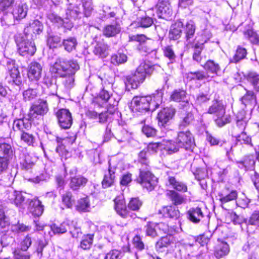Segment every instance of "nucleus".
<instances>
[{
    "label": "nucleus",
    "instance_id": "1",
    "mask_svg": "<svg viewBox=\"0 0 259 259\" xmlns=\"http://www.w3.org/2000/svg\"><path fill=\"white\" fill-rule=\"evenodd\" d=\"M13 151L10 145L3 143L0 144V184H10L12 176L8 171L9 160L12 156Z\"/></svg>",
    "mask_w": 259,
    "mask_h": 259
},
{
    "label": "nucleus",
    "instance_id": "2",
    "mask_svg": "<svg viewBox=\"0 0 259 259\" xmlns=\"http://www.w3.org/2000/svg\"><path fill=\"white\" fill-rule=\"evenodd\" d=\"M153 71V68L151 65L146 62L141 63L132 76L127 75L123 77L126 88L128 90L130 89H137L144 81L146 75L151 74Z\"/></svg>",
    "mask_w": 259,
    "mask_h": 259
},
{
    "label": "nucleus",
    "instance_id": "3",
    "mask_svg": "<svg viewBox=\"0 0 259 259\" xmlns=\"http://www.w3.org/2000/svg\"><path fill=\"white\" fill-rule=\"evenodd\" d=\"M79 66L75 61H67L62 58L58 59L51 66L50 70L56 77L66 76L74 70H78Z\"/></svg>",
    "mask_w": 259,
    "mask_h": 259
},
{
    "label": "nucleus",
    "instance_id": "4",
    "mask_svg": "<svg viewBox=\"0 0 259 259\" xmlns=\"http://www.w3.org/2000/svg\"><path fill=\"white\" fill-rule=\"evenodd\" d=\"M138 183L149 191L154 189L158 183V179L149 170L144 168L140 169V174L137 179Z\"/></svg>",
    "mask_w": 259,
    "mask_h": 259
},
{
    "label": "nucleus",
    "instance_id": "5",
    "mask_svg": "<svg viewBox=\"0 0 259 259\" xmlns=\"http://www.w3.org/2000/svg\"><path fill=\"white\" fill-rule=\"evenodd\" d=\"M176 143L180 148L188 151H192L195 146L194 138L188 130H179Z\"/></svg>",
    "mask_w": 259,
    "mask_h": 259
},
{
    "label": "nucleus",
    "instance_id": "6",
    "mask_svg": "<svg viewBox=\"0 0 259 259\" xmlns=\"http://www.w3.org/2000/svg\"><path fill=\"white\" fill-rule=\"evenodd\" d=\"M133 103V108L135 111L141 113L149 110H153L159 106L157 102L152 100L151 96L134 98Z\"/></svg>",
    "mask_w": 259,
    "mask_h": 259
},
{
    "label": "nucleus",
    "instance_id": "7",
    "mask_svg": "<svg viewBox=\"0 0 259 259\" xmlns=\"http://www.w3.org/2000/svg\"><path fill=\"white\" fill-rule=\"evenodd\" d=\"M48 110L49 107L47 101L40 99L31 106L28 116L30 119H33L37 118L38 115H44Z\"/></svg>",
    "mask_w": 259,
    "mask_h": 259
},
{
    "label": "nucleus",
    "instance_id": "8",
    "mask_svg": "<svg viewBox=\"0 0 259 259\" xmlns=\"http://www.w3.org/2000/svg\"><path fill=\"white\" fill-rule=\"evenodd\" d=\"M58 124L63 129L69 128L72 124V117L70 112L66 109H61L56 113Z\"/></svg>",
    "mask_w": 259,
    "mask_h": 259
},
{
    "label": "nucleus",
    "instance_id": "9",
    "mask_svg": "<svg viewBox=\"0 0 259 259\" xmlns=\"http://www.w3.org/2000/svg\"><path fill=\"white\" fill-rule=\"evenodd\" d=\"M44 29L42 23L37 19L31 20L24 28V33L27 37L30 35L31 38L40 34Z\"/></svg>",
    "mask_w": 259,
    "mask_h": 259
},
{
    "label": "nucleus",
    "instance_id": "10",
    "mask_svg": "<svg viewBox=\"0 0 259 259\" xmlns=\"http://www.w3.org/2000/svg\"><path fill=\"white\" fill-rule=\"evenodd\" d=\"M156 9L158 17L163 19L169 18L172 13L169 0H159Z\"/></svg>",
    "mask_w": 259,
    "mask_h": 259
},
{
    "label": "nucleus",
    "instance_id": "11",
    "mask_svg": "<svg viewBox=\"0 0 259 259\" xmlns=\"http://www.w3.org/2000/svg\"><path fill=\"white\" fill-rule=\"evenodd\" d=\"M175 113V109L171 106L162 109L158 114L159 125L165 127L166 124L173 118Z\"/></svg>",
    "mask_w": 259,
    "mask_h": 259
},
{
    "label": "nucleus",
    "instance_id": "12",
    "mask_svg": "<svg viewBox=\"0 0 259 259\" xmlns=\"http://www.w3.org/2000/svg\"><path fill=\"white\" fill-rule=\"evenodd\" d=\"M19 53L22 56L29 55L32 56L36 51L34 43L32 41L23 40L17 44Z\"/></svg>",
    "mask_w": 259,
    "mask_h": 259
},
{
    "label": "nucleus",
    "instance_id": "13",
    "mask_svg": "<svg viewBox=\"0 0 259 259\" xmlns=\"http://www.w3.org/2000/svg\"><path fill=\"white\" fill-rule=\"evenodd\" d=\"M114 201V208L119 215L123 218L130 216V212L127 209L123 195L116 196Z\"/></svg>",
    "mask_w": 259,
    "mask_h": 259
},
{
    "label": "nucleus",
    "instance_id": "14",
    "mask_svg": "<svg viewBox=\"0 0 259 259\" xmlns=\"http://www.w3.org/2000/svg\"><path fill=\"white\" fill-rule=\"evenodd\" d=\"M35 159L27 153H22L20 155L19 160L21 168L26 171L32 172L34 166Z\"/></svg>",
    "mask_w": 259,
    "mask_h": 259
},
{
    "label": "nucleus",
    "instance_id": "15",
    "mask_svg": "<svg viewBox=\"0 0 259 259\" xmlns=\"http://www.w3.org/2000/svg\"><path fill=\"white\" fill-rule=\"evenodd\" d=\"M42 72L41 65L36 62H31L29 65L27 75L28 78L32 81H38L41 77Z\"/></svg>",
    "mask_w": 259,
    "mask_h": 259
},
{
    "label": "nucleus",
    "instance_id": "16",
    "mask_svg": "<svg viewBox=\"0 0 259 259\" xmlns=\"http://www.w3.org/2000/svg\"><path fill=\"white\" fill-rule=\"evenodd\" d=\"M7 68L11 77L12 78L13 82L17 85L21 84L22 79L18 68L15 65L14 61H8Z\"/></svg>",
    "mask_w": 259,
    "mask_h": 259
},
{
    "label": "nucleus",
    "instance_id": "17",
    "mask_svg": "<svg viewBox=\"0 0 259 259\" xmlns=\"http://www.w3.org/2000/svg\"><path fill=\"white\" fill-rule=\"evenodd\" d=\"M27 11V5L25 3H20L14 6L12 14L14 20L19 21L26 16Z\"/></svg>",
    "mask_w": 259,
    "mask_h": 259
},
{
    "label": "nucleus",
    "instance_id": "18",
    "mask_svg": "<svg viewBox=\"0 0 259 259\" xmlns=\"http://www.w3.org/2000/svg\"><path fill=\"white\" fill-rule=\"evenodd\" d=\"M68 228H69V220L64 221L59 226L54 224L52 226H47L46 230H48V234L52 236L55 234H63L67 232Z\"/></svg>",
    "mask_w": 259,
    "mask_h": 259
},
{
    "label": "nucleus",
    "instance_id": "19",
    "mask_svg": "<svg viewBox=\"0 0 259 259\" xmlns=\"http://www.w3.org/2000/svg\"><path fill=\"white\" fill-rule=\"evenodd\" d=\"M218 195L220 201L222 203H224L235 200L238 194L236 190H230L228 188H225L219 193Z\"/></svg>",
    "mask_w": 259,
    "mask_h": 259
},
{
    "label": "nucleus",
    "instance_id": "20",
    "mask_svg": "<svg viewBox=\"0 0 259 259\" xmlns=\"http://www.w3.org/2000/svg\"><path fill=\"white\" fill-rule=\"evenodd\" d=\"M115 168H112L109 165L108 170L104 176L102 182V186L104 188H108L113 185L115 179Z\"/></svg>",
    "mask_w": 259,
    "mask_h": 259
},
{
    "label": "nucleus",
    "instance_id": "21",
    "mask_svg": "<svg viewBox=\"0 0 259 259\" xmlns=\"http://www.w3.org/2000/svg\"><path fill=\"white\" fill-rule=\"evenodd\" d=\"M31 126L30 121L26 118L18 119L15 120L13 124V129L14 131H19L23 133L29 130Z\"/></svg>",
    "mask_w": 259,
    "mask_h": 259
},
{
    "label": "nucleus",
    "instance_id": "22",
    "mask_svg": "<svg viewBox=\"0 0 259 259\" xmlns=\"http://www.w3.org/2000/svg\"><path fill=\"white\" fill-rule=\"evenodd\" d=\"M28 208L30 211L37 217L41 215L44 210V206L37 198H34L30 201Z\"/></svg>",
    "mask_w": 259,
    "mask_h": 259
},
{
    "label": "nucleus",
    "instance_id": "23",
    "mask_svg": "<svg viewBox=\"0 0 259 259\" xmlns=\"http://www.w3.org/2000/svg\"><path fill=\"white\" fill-rule=\"evenodd\" d=\"M56 82V78L53 76L46 75L42 80V83L49 90L50 94L53 95H57L58 86Z\"/></svg>",
    "mask_w": 259,
    "mask_h": 259
},
{
    "label": "nucleus",
    "instance_id": "24",
    "mask_svg": "<svg viewBox=\"0 0 259 259\" xmlns=\"http://www.w3.org/2000/svg\"><path fill=\"white\" fill-rule=\"evenodd\" d=\"M121 27L119 24L115 23L106 25L103 30V34L108 37H114L119 33Z\"/></svg>",
    "mask_w": 259,
    "mask_h": 259
},
{
    "label": "nucleus",
    "instance_id": "25",
    "mask_svg": "<svg viewBox=\"0 0 259 259\" xmlns=\"http://www.w3.org/2000/svg\"><path fill=\"white\" fill-rule=\"evenodd\" d=\"M159 212L165 218L177 219L180 217L179 210L173 206H164L159 210Z\"/></svg>",
    "mask_w": 259,
    "mask_h": 259
},
{
    "label": "nucleus",
    "instance_id": "26",
    "mask_svg": "<svg viewBox=\"0 0 259 259\" xmlns=\"http://www.w3.org/2000/svg\"><path fill=\"white\" fill-rule=\"evenodd\" d=\"M65 14L67 19H75L81 14V9L78 5L69 4L67 6Z\"/></svg>",
    "mask_w": 259,
    "mask_h": 259
},
{
    "label": "nucleus",
    "instance_id": "27",
    "mask_svg": "<svg viewBox=\"0 0 259 259\" xmlns=\"http://www.w3.org/2000/svg\"><path fill=\"white\" fill-rule=\"evenodd\" d=\"M225 110V107L222 102L216 100L212 102V104L208 109L207 113L210 114H214L217 117L219 115H222Z\"/></svg>",
    "mask_w": 259,
    "mask_h": 259
},
{
    "label": "nucleus",
    "instance_id": "28",
    "mask_svg": "<svg viewBox=\"0 0 259 259\" xmlns=\"http://www.w3.org/2000/svg\"><path fill=\"white\" fill-rule=\"evenodd\" d=\"M88 181V180L86 178L79 175L71 178L69 186L72 189L77 190L80 187L84 186Z\"/></svg>",
    "mask_w": 259,
    "mask_h": 259
},
{
    "label": "nucleus",
    "instance_id": "29",
    "mask_svg": "<svg viewBox=\"0 0 259 259\" xmlns=\"http://www.w3.org/2000/svg\"><path fill=\"white\" fill-rule=\"evenodd\" d=\"M188 218L194 223H198L203 218V213L199 207L192 208L188 211Z\"/></svg>",
    "mask_w": 259,
    "mask_h": 259
},
{
    "label": "nucleus",
    "instance_id": "30",
    "mask_svg": "<svg viewBox=\"0 0 259 259\" xmlns=\"http://www.w3.org/2000/svg\"><path fill=\"white\" fill-rule=\"evenodd\" d=\"M8 199L11 203H14L17 206H20L24 201V197L20 192L13 191L9 192Z\"/></svg>",
    "mask_w": 259,
    "mask_h": 259
},
{
    "label": "nucleus",
    "instance_id": "31",
    "mask_svg": "<svg viewBox=\"0 0 259 259\" xmlns=\"http://www.w3.org/2000/svg\"><path fill=\"white\" fill-rule=\"evenodd\" d=\"M48 18L52 23L56 24L58 27L63 26L64 27L69 29L73 26L72 23L65 22L63 19L54 13H50L48 15Z\"/></svg>",
    "mask_w": 259,
    "mask_h": 259
},
{
    "label": "nucleus",
    "instance_id": "32",
    "mask_svg": "<svg viewBox=\"0 0 259 259\" xmlns=\"http://www.w3.org/2000/svg\"><path fill=\"white\" fill-rule=\"evenodd\" d=\"M61 37L58 34L53 32L48 34L47 42L50 49L57 48L58 46H61Z\"/></svg>",
    "mask_w": 259,
    "mask_h": 259
},
{
    "label": "nucleus",
    "instance_id": "33",
    "mask_svg": "<svg viewBox=\"0 0 259 259\" xmlns=\"http://www.w3.org/2000/svg\"><path fill=\"white\" fill-rule=\"evenodd\" d=\"M229 252V245L226 242H220L215 247L214 255L217 258L227 255Z\"/></svg>",
    "mask_w": 259,
    "mask_h": 259
},
{
    "label": "nucleus",
    "instance_id": "34",
    "mask_svg": "<svg viewBox=\"0 0 259 259\" xmlns=\"http://www.w3.org/2000/svg\"><path fill=\"white\" fill-rule=\"evenodd\" d=\"M163 149L168 155H171L179 151L180 148L176 144V141L172 140L163 141L162 142Z\"/></svg>",
    "mask_w": 259,
    "mask_h": 259
},
{
    "label": "nucleus",
    "instance_id": "35",
    "mask_svg": "<svg viewBox=\"0 0 259 259\" xmlns=\"http://www.w3.org/2000/svg\"><path fill=\"white\" fill-rule=\"evenodd\" d=\"M77 45V39L75 37H69L64 39L62 41V46L64 50L70 53L76 49Z\"/></svg>",
    "mask_w": 259,
    "mask_h": 259
},
{
    "label": "nucleus",
    "instance_id": "36",
    "mask_svg": "<svg viewBox=\"0 0 259 259\" xmlns=\"http://www.w3.org/2000/svg\"><path fill=\"white\" fill-rule=\"evenodd\" d=\"M196 27L194 22L190 20L188 21L184 27V33L186 40L190 42L194 37Z\"/></svg>",
    "mask_w": 259,
    "mask_h": 259
},
{
    "label": "nucleus",
    "instance_id": "37",
    "mask_svg": "<svg viewBox=\"0 0 259 259\" xmlns=\"http://www.w3.org/2000/svg\"><path fill=\"white\" fill-rule=\"evenodd\" d=\"M166 195L172 203L175 205H180L184 202L185 198L183 195L174 190H169Z\"/></svg>",
    "mask_w": 259,
    "mask_h": 259
},
{
    "label": "nucleus",
    "instance_id": "38",
    "mask_svg": "<svg viewBox=\"0 0 259 259\" xmlns=\"http://www.w3.org/2000/svg\"><path fill=\"white\" fill-rule=\"evenodd\" d=\"M207 73L217 75L221 70L220 65L214 61L209 60L203 66Z\"/></svg>",
    "mask_w": 259,
    "mask_h": 259
},
{
    "label": "nucleus",
    "instance_id": "39",
    "mask_svg": "<svg viewBox=\"0 0 259 259\" xmlns=\"http://www.w3.org/2000/svg\"><path fill=\"white\" fill-rule=\"evenodd\" d=\"M183 24L181 22H176L171 26L169 31V37L170 39L177 40L179 38L182 33V27Z\"/></svg>",
    "mask_w": 259,
    "mask_h": 259
},
{
    "label": "nucleus",
    "instance_id": "40",
    "mask_svg": "<svg viewBox=\"0 0 259 259\" xmlns=\"http://www.w3.org/2000/svg\"><path fill=\"white\" fill-rule=\"evenodd\" d=\"M172 237L170 236H166L162 237L158 241L155 245V248L157 251L163 252L164 251V248L169 246L171 242Z\"/></svg>",
    "mask_w": 259,
    "mask_h": 259
},
{
    "label": "nucleus",
    "instance_id": "41",
    "mask_svg": "<svg viewBox=\"0 0 259 259\" xmlns=\"http://www.w3.org/2000/svg\"><path fill=\"white\" fill-rule=\"evenodd\" d=\"M107 46L103 42H98L95 47L93 52L96 56L101 58H105L108 55Z\"/></svg>",
    "mask_w": 259,
    "mask_h": 259
},
{
    "label": "nucleus",
    "instance_id": "42",
    "mask_svg": "<svg viewBox=\"0 0 259 259\" xmlns=\"http://www.w3.org/2000/svg\"><path fill=\"white\" fill-rule=\"evenodd\" d=\"M168 181L169 184L177 191L182 192L187 191L186 185L182 182L177 181L175 177H169Z\"/></svg>",
    "mask_w": 259,
    "mask_h": 259
},
{
    "label": "nucleus",
    "instance_id": "43",
    "mask_svg": "<svg viewBox=\"0 0 259 259\" xmlns=\"http://www.w3.org/2000/svg\"><path fill=\"white\" fill-rule=\"evenodd\" d=\"M146 235L152 238L158 236L157 232L156 224L152 222H148L144 227Z\"/></svg>",
    "mask_w": 259,
    "mask_h": 259
},
{
    "label": "nucleus",
    "instance_id": "44",
    "mask_svg": "<svg viewBox=\"0 0 259 259\" xmlns=\"http://www.w3.org/2000/svg\"><path fill=\"white\" fill-rule=\"evenodd\" d=\"M118 127V128L114 133V137L117 140L118 143L125 142L128 137V132L119 125Z\"/></svg>",
    "mask_w": 259,
    "mask_h": 259
},
{
    "label": "nucleus",
    "instance_id": "45",
    "mask_svg": "<svg viewBox=\"0 0 259 259\" xmlns=\"http://www.w3.org/2000/svg\"><path fill=\"white\" fill-rule=\"evenodd\" d=\"M208 76L202 71H197L195 72H190L187 74V78L190 80H202L207 79Z\"/></svg>",
    "mask_w": 259,
    "mask_h": 259
},
{
    "label": "nucleus",
    "instance_id": "46",
    "mask_svg": "<svg viewBox=\"0 0 259 259\" xmlns=\"http://www.w3.org/2000/svg\"><path fill=\"white\" fill-rule=\"evenodd\" d=\"M81 3L84 16L86 17H90L94 10L92 0H82Z\"/></svg>",
    "mask_w": 259,
    "mask_h": 259
},
{
    "label": "nucleus",
    "instance_id": "47",
    "mask_svg": "<svg viewBox=\"0 0 259 259\" xmlns=\"http://www.w3.org/2000/svg\"><path fill=\"white\" fill-rule=\"evenodd\" d=\"M231 120V116L229 114H226L225 110L224 111V113L222 114V115H219L216 117L215 119V122L218 126L222 127L225 124L230 123Z\"/></svg>",
    "mask_w": 259,
    "mask_h": 259
},
{
    "label": "nucleus",
    "instance_id": "48",
    "mask_svg": "<svg viewBox=\"0 0 259 259\" xmlns=\"http://www.w3.org/2000/svg\"><path fill=\"white\" fill-rule=\"evenodd\" d=\"M69 228L68 230H69V233L73 238H77L81 234V229L78 227L77 224L76 222L71 221L69 220Z\"/></svg>",
    "mask_w": 259,
    "mask_h": 259
},
{
    "label": "nucleus",
    "instance_id": "49",
    "mask_svg": "<svg viewBox=\"0 0 259 259\" xmlns=\"http://www.w3.org/2000/svg\"><path fill=\"white\" fill-rule=\"evenodd\" d=\"M77 70H74L69 74L61 77L64 78L62 82L67 89H70L73 87L74 84V74Z\"/></svg>",
    "mask_w": 259,
    "mask_h": 259
},
{
    "label": "nucleus",
    "instance_id": "50",
    "mask_svg": "<svg viewBox=\"0 0 259 259\" xmlns=\"http://www.w3.org/2000/svg\"><path fill=\"white\" fill-rule=\"evenodd\" d=\"M22 95L23 101L25 102L30 101L37 96L38 92L36 89L29 88L24 91Z\"/></svg>",
    "mask_w": 259,
    "mask_h": 259
},
{
    "label": "nucleus",
    "instance_id": "51",
    "mask_svg": "<svg viewBox=\"0 0 259 259\" xmlns=\"http://www.w3.org/2000/svg\"><path fill=\"white\" fill-rule=\"evenodd\" d=\"M204 48L203 43L198 42L194 46V53L193 55V59L197 62H200L201 60V53Z\"/></svg>",
    "mask_w": 259,
    "mask_h": 259
},
{
    "label": "nucleus",
    "instance_id": "52",
    "mask_svg": "<svg viewBox=\"0 0 259 259\" xmlns=\"http://www.w3.org/2000/svg\"><path fill=\"white\" fill-rule=\"evenodd\" d=\"M186 93L183 90H175L170 96V99L176 102L184 101L186 98Z\"/></svg>",
    "mask_w": 259,
    "mask_h": 259
},
{
    "label": "nucleus",
    "instance_id": "53",
    "mask_svg": "<svg viewBox=\"0 0 259 259\" xmlns=\"http://www.w3.org/2000/svg\"><path fill=\"white\" fill-rule=\"evenodd\" d=\"M90 201L88 197L80 199L76 205L77 209L79 211H89L90 208Z\"/></svg>",
    "mask_w": 259,
    "mask_h": 259
},
{
    "label": "nucleus",
    "instance_id": "54",
    "mask_svg": "<svg viewBox=\"0 0 259 259\" xmlns=\"http://www.w3.org/2000/svg\"><path fill=\"white\" fill-rule=\"evenodd\" d=\"M246 54V51L244 48L238 47L236 51L235 54L231 59V61L236 63L239 61L243 59L245 57Z\"/></svg>",
    "mask_w": 259,
    "mask_h": 259
},
{
    "label": "nucleus",
    "instance_id": "55",
    "mask_svg": "<svg viewBox=\"0 0 259 259\" xmlns=\"http://www.w3.org/2000/svg\"><path fill=\"white\" fill-rule=\"evenodd\" d=\"M127 61V56L122 53H117L112 55L111 58V62L115 65L124 63Z\"/></svg>",
    "mask_w": 259,
    "mask_h": 259
},
{
    "label": "nucleus",
    "instance_id": "56",
    "mask_svg": "<svg viewBox=\"0 0 259 259\" xmlns=\"http://www.w3.org/2000/svg\"><path fill=\"white\" fill-rule=\"evenodd\" d=\"M72 197V193L69 191L66 192L62 195V201L63 204L67 208H71L74 203V200Z\"/></svg>",
    "mask_w": 259,
    "mask_h": 259
},
{
    "label": "nucleus",
    "instance_id": "57",
    "mask_svg": "<svg viewBox=\"0 0 259 259\" xmlns=\"http://www.w3.org/2000/svg\"><path fill=\"white\" fill-rule=\"evenodd\" d=\"M94 235L92 234H89L84 236L80 242V246L83 249H89L91 247Z\"/></svg>",
    "mask_w": 259,
    "mask_h": 259
},
{
    "label": "nucleus",
    "instance_id": "58",
    "mask_svg": "<svg viewBox=\"0 0 259 259\" xmlns=\"http://www.w3.org/2000/svg\"><path fill=\"white\" fill-rule=\"evenodd\" d=\"M237 141L241 144L249 145L253 146L251 143V138L246 134V133L243 131L236 138Z\"/></svg>",
    "mask_w": 259,
    "mask_h": 259
},
{
    "label": "nucleus",
    "instance_id": "59",
    "mask_svg": "<svg viewBox=\"0 0 259 259\" xmlns=\"http://www.w3.org/2000/svg\"><path fill=\"white\" fill-rule=\"evenodd\" d=\"M193 115L191 112L188 113L180 122L179 126V130H184V128L187 126L193 120Z\"/></svg>",
    "mask_w": 259,
    "mask_h": 259
},
{
    "label": "nucleus",
    "instance_id": "60",
    "mask_svg": "<svg viewBox=\"0 0 259 259\" xmlns=\"http://www.w3.org/2000/svg\"><path fill=\"white\" fill-rule=\"evenodd\" d=\"M138 24L144 28L149 27L153 23V20L148 16H145L138 18L137 20Z\"/></svg>",
    "mask_w": 259,
    "mask_h": 259
},
{
    "label": "nucleus",
    "instance_id": "61",
    "mask_svg": "<svg viewBox=\"0 0 259 259\" xmlns=\"http://www.w3.org/2000/svg\"><path fill=\"white\" fill-rule=\"evenodd\" d=\"M244 36L254 44L259 43V36L253 30H248L244 33Z\"/></svg>",
    "mask_w": 259,
    "mask_h": 259
},
{
    "label": "nucleus",
    "instance_id": "62",
    "mask_svg": "<svg viewBox=\"0 0 259 259\" xmlns=\"http://www.w3.org/2000/svg\"><path fill=\"white\" fill-rule=\"evenodd\" d=\"M45 246L46 244L42 241H39L37 248L29 257L31 259H40L42 256V251Z\"/></svg>",
    "mask_w": 259,
    "mask_h": 259
},
{
    "label": "nucleus",
    "instance_id": "63",
    "mask_svg": "<svg viewBox=\"0 0 259 259\" xmlns=\"http://www.w3.org/2000/svg\"><path fill=\"white\" fill-rule=\"evenodd\" d=\"M21 140L28 145L33 146L35 139L32 134H30L27 132H23V133L21 134Z\"/></svg>",
    "mask_w": 259,
    "mask_h": 259
},
{
    "label": "nucleus",
    "instance_id": "64",
    "mask_svg": "<svg viewBox=\"0 0 259 259\" xmlns=\"http://www.w3.org/2000/svg\"><path fill=\"white\" fill-rule=\"evenodd\" d=\"M247 225L259 226V210H254L248 220H247Z\"/></svg>",
    "mask_w": 259,
    "mask_h": 259
}]
</instances>
